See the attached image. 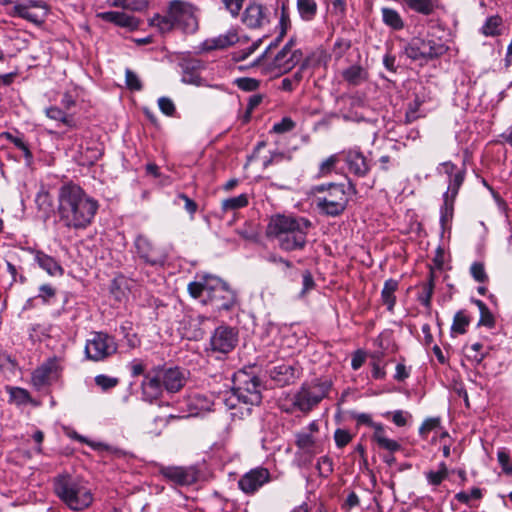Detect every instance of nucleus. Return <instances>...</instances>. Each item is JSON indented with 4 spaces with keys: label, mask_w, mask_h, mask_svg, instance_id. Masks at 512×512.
<instances>
[{
    "label": "nucleus",
    "mask_w": 512,
    "mask_h": 512,
    "mask_svg": "<svg viewBox=\"0 0 512 512\" xmlns=\"http://www.w3.org/2000/svg\"><path fill=\"white\" fill-rule=\"evenodd\" d=\"M57 202L60 222L64 227L73 230L88 228L99 209L98 201L73 183L64 184L59 188Z\"/></svg>",
    "instance_id": "obj_1"
},
{
    "label": "nucleus",
    "mask_w": 512,
    "mask_h": 512,
    "mask_svg": "<svg viewBox=\"0 0 512 512\" xmlns=\"http://www.w3.org/2000/svg\"><path fill=\"white\" fill-rule=\"evenodd\" d=\"M311 222L303 217L275 215L271 217L266 234L284 251L303 249Z\"/></svg>",
    "instance_id": "obj_2"
},
{
    "label": "nucleus",
    "mask_w": 512,
    "mask_h": 512,
    "mask_svg": "<svg viewBox=\"0 0 512 512\" xmlns=\"http://www.w3.org/2000/svg\"><path fill=\"white\" fill-rule=\"evenodd\" d=\"M148 23L161 34L174 29L185 34H194L199 27L197 8L186 1L172 0L168 3L166 14H155Z\"/></svg>",
    "instance_id": "obj_3"
},
{
    "label": "nucleus",
    "mask_w": 512,
    "mask_h": 512,
    "mask_svg": "<svg viewBox=\"0 0 512 512\" xmlns=\"http://www.w3.org/2000/svg\"><path fill=\"white\" fill-rule=\"evenodd\" d=\"M190 295L204 303H210L216 310H230L236 304V293L222 279L205 275L199 281L189 283Z\"/></svg>",
    "instance_id": "obj_4"
},
{
    "label": "nucleus",
    "mask_w": 512,
    "mask_h": 512,
    "mask_svg": "<svg viewBox=\"0 0 512 512\" xmlns=\"http://www.w3.org/2000/svg\"><path fill=\"white\" fill-rule=\"evenodd\" d=\"M56 495L73 511H82L93 503L88 484L80 478L61 476L54 484Z\"/></svg>",
    "instance_id": "obj_5"
},
{
    "label": "nucleus",
    "mask_w": 512,
    "mask_h": 512,
    "mask_svg": "<svg viewBox=\"0 0 512 512\" xmlns=\"http://www.w3.org/2000/svg\"><path fill=\"white\" fill-rule=\"evenodd\" d=\"M234 384L235 386L221 398L227 408L234 409L241 404L250 407L261 402L260 383L257 377L238 372L235 375ZM247 410L249 411L250 408Z\"/></svg>",
    "instance_id": "obj_6"
},
{
    "label": "nucleus",
    "mask_w": 512,
    "mask_h": 512,
    "mask_svg": "<svg viewBox=\"0 0 512 512\" xmlns=\"http://www.w3.org/2000/svg\"><path fill=\"white\" fill-rule=\"evenodd\" d=\"M315 203L319 211L329 216H338L346 208L348 198L343 184L330 183L314 188Z\"/></svg>",
    "instance_id": "obj_7"
},
{
    "label": "nucleus",
    "mask_w": 512,
    "mask_h": 512,
    "mask_svg": "<svg viewBox=\"0 0 512 512\" xmlns=\"http://www.w3.org/2000/svg\"><path fill=\"white\" fill-rule=\"evenodd\" d=\"M448 47L441 38L427 34L425 38H414L405 47V54L412 60H428L446 53Z\"/></svg>",
    "instance_id": "obj_8"
},
{
    "label": "nucleus",
    "mask_w": 512,
    "mask_h": 512,
    "mask_svg": "<svg viewBox=\"0 0 512 512\" xmlns=\"http://www.w3.org/2000/svg\"><path fill=\"white\" fill-rule=\"evenodd\" d=\"M331 388L329 381H313L304 384L294 395L293 405L302 412H309L323 398L328 395Z\"/></svg>",
    "instance_id": "obj_9"
},
{
    "label": "nucleus",
    "mask_w": 512,
    "mask_h": 512,
    "mask_svg": "<svg viewBox=\"0 0 512 512\" xmlns=\"http://www.w3.org/2000/svg\"><path fill=\"white\" fill-rule=\"evenodd\" d=\"M117 351L114 337L103 332H93L85 345V354L93 361L104 360Z\"/></svg>",
    "instance_id": "obj_10"
},
{
    "label": "nucleus",
    "mask_w": 512,
    "mask_h": 512,
    "mask_svg": "<svg viewBox=\"0 0 512 512\" xmlns=\"http://www.w3.org/2000/svg\"><path fill=\"white\" fill-rule=\"evenodd\" d=\"M48 9L43 0H19L14 3L9 15L23 18L40 25L44 22Z\"/></svg>",
    "instance_id": "obj_11"
},
{
    "label": "nucleus",
    "mask_w": 512,
    "mask_h": 512,
    "mask_svg": "<svg viewBox=\"0 0 512 512\" xmlns=\"http://www.w3.org/2000/svg\"><path fill=\"white\" fill-rule=\"evenodd\" d=\"M319 424L313 420L301 431L295 434V444L299 451L312 458L322 451V443L318 438Z\"/></svg>",
    "instance_id": "obj_12"
},
{
    "label": "nucleus",
    "mask_w": 512,
    "mask_h": 512,
    "mask_svg": "<svg viewBox=\"0 0 512 512\" xmlns=\"http://www.w3.org/2000/svg\"><path fill=\"white\" fill-rule=\"evenodd\" d=\"M271 481L270 471L262 466L250 469L238 480L239 489L246 495H253Z\"/></svg>",
    "instance_id": "obj_13"
},
{
    "label": "nucleus",
    "mask_w": 512,
    "mask_h": 512,
    "mask_svg": "<svg viewBox=\"0 0 512 512\" xmlns=\"http://www.w3.org/2000/svg\"><path fill=\"white\" fill-rule=\"evenodd\" d=\"M238 343V333L234 328L228 326L217 327L211 335L210 347L213 352L228 354Z\"/></svg>",
    "instance_id": "obj_14"
},
{
    "label": "nucleus",
    "mask_w": 512,
    "mask_h": 512,
    "mask_svg": "<svg viewBox=\"0 0 512 512\" xmlns=\"http://www.w3.org/2000/svg\"><path fill=\"white\" fill-rule=\"evenodd\" d=\"M62 370L61 360L53 357L44 362L32 373V384L36 389H42L58 379Z\"/></svg>",
    "instance_id": "obj_15"
},
{
    "label": "nucleus",
    "mask_w": 512,
    "mask_h": 512,
    "mask_svg": "<svg viewBox=\"0 0 512 512\" xmlns=\"http://www.w3.org/2000/svg\"><path fill=\"white\" fill-rule=\"evenodd\" d=\"M302 56V52L299 49H294L293 40H290L277 53L273 60V67L276 74H283L290 71L302 60Z\"/></svg>",
    "instance_id": "obj_16"
},
{
    "label": "nucleus",
    "mask_w": 512,
    "mask_h": 512,
    "mask_svg": "<svg viewBox=\"0 0 512 512\" xmlns=\"http://www.w3.org/2000/svg\"><path fill=\"white\" fill-rule=\"evenodd\" d=\"M465 177L464 170H457L454 178L448 180L447 191L443 195L444 204L441 208V224L444 227L445 223L452 217L454 200L458 191L463 184Z\"/></svg>",
    "instance_id": "obj_17"
},
{
    "label": "nucleus",
    "mask_w": 512,
    "mask_h": 512,
    "mask_svg": "<svg viewBox=\"0 0 512 512\" xmlns=\"http://www.w3.org/2000/svg\"><path fill=\"white\" fill-rule=\"evenodd\" d=\"M134 247L138 257L145 263L158 265L163 264L165 261L164 253L145 235H138L135 238Z\"/></svg>",
    "instance_id": "obj_18"
},
{
    "label": "nucleus",
    "mask_w": 512,
    "mask_h": 512,
    "mask_svg": "<svg viewBox=\"0 0 512 512\" xmlns=\"http://www.w3.org/2000/svg\"><path fill=\"white\" fill-rule=\"evenodd\" d=\"M164 389L169 393L178 392L186 382L185 373L179 368H158Z\"/></svg>",
    "instance_id": "obj_19"
},
{
    "label": "nucleus",
    "mask_w": 512,
    "mask_h": 512,
    "mask_svg": "<svg viewBox=\"0 0 512 512\" xmlns=\"http://www.w3.org/2000/svg\"><path fill=\"white\" fill-rule=\"evenodd\" d=\"M242 22L249 28H261L269 23L268 12L263 5L252 3L245 8Z\"/></svg>",
    "instance_id": "obj_20"
},
{
    "label": "nucleus",
    "mask_w": 512,
    "mask_h": 512,
    "mask_svg": "<svg viewBox=\"0 0 512 512\" xmlns=\"http://www.w3.org/2000/svg\"><path fill=\"white\" fill-rule=\"evenodd\" d=\"M141 389L145 401L153 402L161 397L164 387L157 369L145 375L141 383Z\"/></svg>",
    "instance_id": "obj_21"
},
{
    "label": "nucleus",
    "mask_w": 512,
    "mask_h": 512,
    "mask_svg": "<svg viewBox=\"0 0 512 512\" xmlns=\"http://www.w3.org/2000/svg\"><path fill=\"white\" fill-rule=\"evenodd\" d=\"M161 474L177 485H191L197 480V474L192 468L163 467Z\"/></svg>",
    "instance_id": "obj_22"
},
{
    "label": "nucleus",
    "mask_w": 512,
    "mask_h": 512,
    "mask_svg": "<svg viewBox=\"0 0 512 512\" xmlns=\"http://www.w3.org/2000/svg\"><path fill=\"white\" fill-rule=\"evenodd\" d=\"M96 17L103 21L113 23L116 26L128 28L130 30L137 29L140 24V21L136 17L120 11L97 12Z\"/></svg>",
    "instance_id": "obj_23"
},
{
    "label": "nucleus",
    "mask_w": 512,
    "mask_h": 512,
    "mask_svg": "<svg viewBox=\"0 0 512 512\" xmlns=\"http://www.w3.org/2000/svg\"><path fill=\"white\" fill-rule=\"evenodd\" d=\"M344 161L347 164L349 172L358 177L365 176L370 170L367 159L358 149H350L347 151L344 155Z\"/></svg>",
    "instance_id": "obj_24"
},
{
    "label": "nucleus",
    "mask_w": 512,
    "mask_h": 512,
    "mask_svg": "<svg viewBox=\"0 0 512 512\" xmlns=\"http://www.w3.org/2000/svg\"><path fill=\"white\" fill-rule=\"evenodd\" d=\"M214 401V396L211 394L195 392L188 397L187 406L191 415H199L211 411Z\"/></svg>",
    "instance_id": "obj_25"
},
{
    "label": "nucleus",
    "mask_w": 512,
    "mask_h": 512,
    "mask_svg": "<svg viewBox=\"0 0 512 512\" xmlns=\"http://www.w3.org/2000/svg\"><path fill=\"white\" fill-rule=\"evenodd\" d=\"M239 40L238 33L235 29H230L224 34H220L216 37L206 39L202 43V49L206 51L224 49L231 45H234Z\"/></svg>",
    "instance_id": "obj_26"
},
{
    "label": "nucleus",
    "mask_w": 512,
    "mask_h": 512,
    "mask_svg": "<svg viewBox=\"0 0 512 512\" xmlns=\"http://www.w3.org/2000/svg\"><path fill=\"white\" fill-rule=\"evenodd\" d=\"M34 259L41 269L52 277H59L64 274L63 267L52 256L42 252L36 251Z\"/></svg>",
    "instance_id": "obj_27"
},
{
    "label": "nucleus",
    "mask_w": 512,
    "mask_h": 512,
    "mask_svg": "<svg viewBox=\"0 0 512 512\" xmlns=\"http://www.w3.org/2000/svg\"><path fill=\"white\" fill-rule=\"evenodd\" d=\"M372 440L375 441L380 449L386 450L390 453H395L401 449L398 441L390 439L386 436L384 426H377L376 431L373 432Z\"/></svg>",
    "instance_id": "obj_28"
},
{
    "label": "nucleus",
    "mask_w": 512,
    "mask_h": 512,
    "mask_svg": "<svg viewBox=\"0 0 512 512\" xmlns=\"http://www.w3.org/2000/svg\"><path fill=\"white\" fill-rule=\"evenodd\" d=\"M400 3L406 8L422 14L430 15L434 12L437 1L436 0H399Z\"/></svg>",
    "instance_id": "obj_29"
},
{
    "label": "nucleus",
    "mask_w": 512,
    "mask_h": 512,
    "mask_svg": "<svg viewBox=\"0 0 512 512\" xmlns=\"http://www.w3.org/2000/svg\"><path fill=\"white\" fill-rule=\"evenodd\" d=\"M470 324V317L464 310H459L455 313L453 317V322L450 329V334L452 337H456L458 335H463L466 333L467 328Z\"/></svg>",
    "instance_id": "obj_30"
},
{
    "label": "nucleus",
    "mask_w": 512,
    "mask_h": 512,
    "mask_svg": "<svg viewBox=\"0 0 512 512\" xmlns=\"http://www.w3.org/2000/svg\"><path fill=\"white\" fill-rule=\"evenodd\" d=\"M465 356L467 359L475 364H480L488 355L489 349L484 347L480 342L465 346Z\"/></svg>",
    "instance_id": "obj_31"
},
{
    "label": "nucleus",
    "mask_w": 512,
    "mask_h": 512,
    "mask_svg": "<svg viewBox=\"0 0 512 512\" xmlns=\"http://www.w3.org/2000/svg\"><path fill=\"white\" fill-rule=\"evenodd\" d=\"M398 288V282L393 279H388L385 281L382 292H381V298L384 305L387 306V309L389 311H392L396 302L395 298V291Z\"/></svg>",
    "instance_id": "obj_32"
},
{
    "label": "nucleus",
    "mask_w": 512,
    "mask_h": 512,
    "mask_svg": "<svg viewBox=\"0 0 512 512\" xmlns=\"http://www.w3.org/2000/svg\"><path fill=\"white\" fill-rule=\"evenodd\" d=\"M293 375V368L286 364L275 366L270 371L271 378L279 385L288 384L293 378Z\"/></svg>",
    "instance_id": "obj_33"
},
{
    "label": "nucleus",
    "mask_w": 512,
    "mask_h": 512,
    "mask_svg": "<svg viewBox=\"0 0 512 512\" xmlns=\"http://www.w3.org/2000/svg\"><path fill=\"white\" fill-rule=\"evenodd\" d=\"M381 13L384 24L391 29L401 30L404 27V21L396 10L384 7L381 9Z\"/></svg>",
    "instance_id": "obj_34"
},
{
    "label": "nucleus",
    "mask_w": 512,
    "mask_h": 512,
    "mask_svg": "<svg viewBox=\"0 0 512 512\" xmlns=\"http://www.w3.org/2000/svg\"><path fill=\"white\" fill-rule=\"evenodd\" d=\"M315 0H297V10L302 20L311 21L317 13Z\"/></svg>",
    "instance_id": "obj_35"
},
{
    "label": "nucleus",
    "mask_w": 512,
    "mask_h": 512,
    "mask_svg": "<svg viewBox=\"0 0 512 512\" xmlns=\"http://www.w3.org/2000/svg\"><path fill=\"white\" fill-rule=\"evenodd\" d=\"M472 303H474L480 312V318L478 321L479 326H485L488 328H492L495 325V318L490 309L486 306V304L478 299H472Z\"/></svg>",
    "instance_id": "obj_36"
},
{
    "label": "nucleus",
    "mask_w": 512,
    "mask_h": 512,
    "mask_svg": "<svg viewBox=\"0 0 512 512\" xmlns=\"http://www.w3.org/2000/svg\"><path fill=\"white\" fill-rule=\"evenodd\" d=\"M502 18L498 15L490 16L481 27V33L485 36H498L501 33Z\"/></svg>",
    "instance_id": "obj_37"
},
{
    "label": "nucleus",
    "mask_w": 512,
    "mask_h": 512,
    "mask_svg": "<svg viewBox=\"0 0 512 512\" xmlns=\"http://www.w3.org/2000/svg\"><path fill=\"white\" fill-rule=\"evenodd\" d=\"M6 391L9 394L10 402L18 406L26 405L32 400L29 392L23 388L7 386Z\"/></svg>",
    "instance_id": "obj_38"
},
{
    "label": "nucleus",
    "mask_w": 512,
    "mask_h": 512,
    "mask_svg": "<svg viewBox=\"0 0 512 512\" xmlns=\"http://www.w3.org/2000/svg\"><path fill=\"white\" fill-rule=\"evenodd\" d=\"M425 477L429 485L439 486L448 477V468L444 462H441L437 471L429 470L425 472Z\"/></svg>",
    "instance_id": "obj_39"
},
{
    "label": "nucleus",
    "mask_w": 512,
    "mask_h": 512,
    "mask_svg": "<svg viewBox=\"0 0 512 512\" xmlns=\"http://www.w3.org/2000/svg\"><path fill=\"white\" fill-rule=\"evenodd\" d=\"M249 203V197L246 193L231 197L222 201V210L224 212L238 210L246 207Z\"/></svg>",
    "instance_id": "obj_40"
},
{
    "label": "nucleus",
    "mask_w": 512,
    "mask_h": 512,
    "mask_svg": "<svg viewBox=\"0 0 512 512\" xmlns=\"http://www.w3.org/2000/svg\"><path fill=\"white\" fill-rule=\"evenodd\" d=\"M345 81L352 85H358L365 78L364 69L359 65H353L345 69L342 73Z\"/></svg>",
    "instance_id": "obj_41"
},
{
    "label": "nucleus",
    "mask_w": 512,
    "mask_h": 512,
    "mask_svg": "<svg viewBox=\"0 0 512 512\" xmlns=\"http://www.w3.org/2000/svg\"><path fill=\"white\" fill-rule=\"evenodd\" d=\"M422 101L416 98L412 103L409 104V107L406 111V120L408 122H412L417 120L420 117H424L427 113L425 109H421Z\"/></svg>",
    "instance_id": "obj_42"
},
{
    "label": "nucleus",
    "mask_w": 512,
    "mask_h": 512,
    "mask_svg": "<svg viewBox=\"0 0 512 512\" xmlns=\"http://www.w3.org/2000/svg\"><path fill=\"white\" fill-rule=\"evenodd\" d=\"M340 155L333 154L323 160L319 165V175L320 176H327L332 171H334L336 165L340 162Z\"/></svg>",
    "instance_id": "obj_43"
},
{
    "label": "nucleus",
    "mask_w": 512,
    "mask_h": 512,
    "mask_svg": "<svg viewBox=\"0 0 512 512\" xmlns=\"http://www.w3.org/2000/svg\"><path fill=\"white\" fill-rule=\"evenodd\" d=\"M78 439L81 442H85L86 444H88L94 450H97V451H107V452H109L111 454H114V455H116L118 457L123 455V452L120 449L108 446V445H106V444H104L102 442L88 441L87 439H85L82 436H79Z\"/></svg>",
    "instance_id": "obj_44"
},
{
    "label": "nucleus",
    "mask_w": 512,
    "mask_h": 512,
    "mask_svg": "<svg viewBox=\"0 0 512 512\" xmlns=\"http://www.w3.org/2000/svg\"><path fill=\"white\" fill-rule=\"evenodd\" d=\"M304 70V66H302L300 69H298L292 77H287L282 80L281 87L284 91H292L296 87V85L299 84V82L302 80V73Z\"/></svg>",
    "instance_id": "obj_45"
},
{
    "label": "nucleus",
    "mask_w": 512,
    "mask_h": 512,
    "mask_svg": "<svg viewBox=\"0 0 512 512\" xmlns=\"http://www.w3.org/2000/svg\"><path fill=\"white\" fill-rule=\"evenodd\" d=\"M382 357L383 352H375L372 355V358L374 359L372 363V377L374 379H384L386 376L384 366L381 365Z\"/></svg>",
    "instance_id": "obj_46"
},
{
    "label": "nucleus",
    "mask_w": 512,
    "mask_h": 512,
    "mask_svg": "<svg viewBox=\"0 0 512 512\" xmlns=\"http://www.w3.org/2000/svg\"><path fill=\"white\" fill-rule=\"evenodd\" d=\"M497 460L505 473L512 474V462L506 449L502 448L497 451Z\"/></svg>",
    "instance_id": "obj_47"
},
{
    "label": "nucleus",
    "mask_w": 512,
    "mask_h": 512,
    "mask_svg": "<svg viewBox=\"0 0 512 512\" xmlns=\"http://www.w3.org/2000/svg\"><path fill=\"white\" fill-rule=\"evenodd\" d=\"M118 379L104 374L95 377V383L103 390L107 391L114 388L118 384Z\"/></svg>",
    "instance_id": "obj_48"
},
{
    "label": "nucleus",
    "mask_w": 512,
    "mask_h": 512,
    "mask_svg": "<svg viewBox=\"0 0 512 512\" xmlns=\"http://www.w3.org/2000/svg\"><path fill=\"white\" fill-rule=\"evenodd\" d=\"M295 127V122L290 117H284L281 121L275 123L272 127V131L277 134H283L291 131Z\"/></svg>",
    "instance_id": "obj_49"
},
{
    "label": "nucleus",
    "mask_w": 512,
    "mask_h": 512,
    "mask_svg": "<svg viewBox=\"0 0 512 512\" xmlns=\"http://www.w3.org/2000/svg\"><path fill=\"white\" fill-rule=\"evenodd\" d=\"M289 27H290L289 13H288L287 8L283 5L281 8V14H280L279 23H278V29H279L278 38H282L286 34Z\"/></svg>",
    "instance_id": "obj_50"
},
{
    "label": "nucleus",
    "mask_w": 512,
    "mask_h": 512,
    "mask_svg": "<svg viewBox=\"0 0 512 512\" xmlns=\"http://www.w3.org/2000/svg\"><path fill=\"white\" fill-rule=\"evenodd\" d=\"M440 426L439 418H427L419 428V433L423 438H427L430 431L437 429Z\"/></svg>",
    "instance_id": "obj_51"
},
{
    "label": "nucleus",
    "mask_w": 512,
    "mask_h": 512,
    "mask_svg": "<svg viewBox=\"0 0 512 512\" xmlns=\"http://www.w3.org/2000/svg\"><path fill=\"white\" fill-rule=\"evenodd\" d=\"M470 272H471L472 277L475 279V281L481 282V283L487 281L488 277H487L484 265L482 263L474 262L470 267Z\"/></svg>",
    "instance_id": "obj_52"
},
{
    "label": "nucleus",
    "mask_w": 512,
    "mask_h": 512,
    "mask_svg": "<svg viewBox=\"0 0 512 512\" xmlns=\"http://www.w3.org/2000/svg\"><path fill=\"white\" fill-rule=\"evenodd\" d=\"M334 440L338 448H343L352 440V435L347 430L337 429L334 433Z\"/></svg>",
    "instance_id": "obj_53"
},
{
    "label": "nucleus",
    "mask_w": 512,
    "mask_h": 512,
    "mask_svg": "<svg viewBox=\"0 0 512 512\" xmlns=\"http://www.w3.org/2000/svg\"><path fill=\"white\" fill-rule=\"evenodd\" d=\"M126 77V85L129 89L139 91L142 88L141 81L136 73L131 71L130 69H126L125 72Z\"/></svg>",
    "instance_id": "obj_54"
},
{
    "label": "nucleus",
    "mask_w": 512,
    "mask_h": 512,
    "mask_svg": "<svg viewBox=\"0 0 512 512\" xmlns=\"http://www.w3.org/2000/svg\"><path fill=\"white\" fill-rule=\"evenodd\" d=\"M482 496L481 490L479 488H473L470 492H459L456 494V499L462 503H469L472 499H480Z\"/></svg>",
    "instance_id": "obj_55"
},
{
    "label": "nucleus",
    "mask_w": 512,
    "mask_h": 512,
    "mask_svg": "<svg viewBox=\"0 0 512 512\" xmlns=\"http://www.w3.org/2000/svg\"><path fill=\"white\" fill-rule=\"evenodd\" d=\"M158 106L161 112L167 116H172L175 112V105L168 97H160L158 99Z\"/></svg>",
    "instance_id": "obj_56"
},
{
    "label": "nucleus",
    "mask_w": 512,
    "mask_h": 512,
    "mask_svg": "<svg viewBox=\"0 0 512 512\" xmlns=\"http://www.w3.org/2000/svg\"><path fill=\"white\" fill-rule=\"evenodd\" d=\"M66 110L61 109L57 106H50L45 109V115L52 120L61 122L62 120H65Z\"/></svg>",
    "instance_id": "obj_57"
},
{
    "label": "nucleus",
    "mask_w": 512,
    "mask_h": 512,
    "mask_svg": "<svg viewBox=\"0 0 512 512\" xmlns=\"http://www.w3.org/2000/svg\"><path fill=\"white\" fill-rule=\"evenodd\" d=\"M237 86L243 91H255L259 87V81L253 78H240L237 80Z\"/></svg>",
    "instance_id": "obj_58"
},
{
    "label": "nucleus",
    "mask_w": 512,
    "mask_h": 512,
    "mask_svg": "<svg viewBox=\"0 0 512 512\" xmlns=\"http://www.w3.org/2000/svg\"><path fill=\"white\" fill-rule=\"evenodd\" d=\"M149 0H127L125 9L142 12L149 7Z\"/></svg>",
    "instance_id": "obj_59"
},
{
    "label": "nucleus",
    "mask_w": 512,
    "mask_h": 512,
    "mask_svg": "<svg viewBox=\"0 0 512 512\" xmlns=\"http://www.w3.org/2000/svg\"><path fill=\"white\" fill-rule=\"evenodd\" d=\"M354 419L357 421L358 424H365L371 428H373L374 431H376L377 426H382V423H377L372 420L371 415L367 413H357L353 415Z\"/></svg>",
    "instance_id": "obj_60"
},
{
    "label": "nucleus",
    "mask_w": 512,
    "mask_h": 512,
    "mask_svg": "<svg viewBox=\"0 0 512 512\" xmlns=\"http://www.w3.org/2000/svg\"><path fill=\"white\" fill-rule=\"evenodd\" d=\"M438 173L444 174L447 176L448 180L451 178H454V175H456L457 170H459L455 164L452 162H443L438 167Z\"/></svg>",
    "instance_id": "obj_61"
},
{
    "label": "nucleus",
    "mask_w": 512,
    "mask_h": 512,
    "mask_svg": "<svg viewBox=\"0 0 512 512\" xmlns=\"http://www.w3.org/2000/svg\"><path fill=\"white\" fill-rule=\"evenodd\" d=\"M222 2L231 15L236 17L239 15L244 0H222Z\"/></svg>",
    "instance_id": "obj_62"
},
{
    "label": "nucleus",
    "mask_w": 512,
    "mask_h": 512,
    "mask_svg": "<svg viewBox=\"0 0 512 512\" xmlns=\"http://www.w3.org/2000/svg\"><path fill=\"white\" fill-rule=\"evenodd\" d=\"M76 89H74V93L71 91H67L63 94L61 99V105L65 110H70L72 107L76 104V98H77Z\"/></svg>",
    "instance_id": "obj_63"
},
{
    "label": "nucleus",
    "mask_w": 512,
    "mask_h": 512,
    "mask_svg": "<svg viewBox=\"0 0 512 512\" xmlns=\"http://www.w3.org/2000/svg\"><path fill=\"white\" fill-rule=\"evenodd\" d=\"M317 467L321 474L328 475L333 471L332 460L328 456H323L318 460Z\"/></svg>",
    "instance_id": "obj_64"
}]
</instances>
